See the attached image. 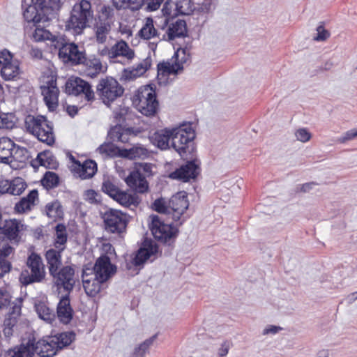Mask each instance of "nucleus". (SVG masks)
<instances>
[{"label": "nucleus", "mask_w": 357, "mask_h": 357, "mask_svg": "<svg viewBox=\"0 0 357 357\" xmlns=\"http://www.w3.org/2000/svg\"><path fill=\"white\" fill-rule=\"evenodd\" d=\"M10 294L6 289L0 288V310L10 304Z\"/></svg>", "instance_id": "864d4df0"}, {"label": "nucleus", "mask_w": 357, "mask_h": 357, "mask_svg": "<svg viewBox=\"0 0 357 357\" xmlns=\"http://www.w3.org/2000/svg\"><path fill=\"white\" fill-rule=\"evenodd\" d=\"M296 139L301 142H306L311 138V134L305 128H299L295 132Z\"/></svg>", "instance_id": "5fc2aeb1"}, {"label": "nucleus", "mask_w": 357, "mask_h": 357, "mask_svg": "<svg viewBox=\"0 0 357 357\" xmlns=\"http://www.w3.org/2000/svg\"><path fill=\"white\" fill-rule=\"evenodd\" d=\"M59 178L58 175L52 172H47L45 174L42 183L47 188H53L59 184Z\"/></svg>", "instance_id": "49530a36"}, {"label": "nucleus", "mask_w": 357, "mask_h": 357, "mask_svg": "<svg viewBox=\"0 0 357 357\" xmlns=\"http://www.w3.org/2000/svg\"><path fill=\"white\" fill-rule=\"evenodd\" d=\"M114 12L112 6L104 5L95 18L93 30L98 43L103 44L107 41L114 23Z\"/></svg>", "instance_id": "0eeeda50"}, {"label": "nucleus", "mask_w": 357, "mask_h": 357, "mask_svg": "<svg viewBox=\"0 0 357 357\" xmlns=\"http://www.w3.org/2000/svg\"><path fill=\"white\" fill-rule=\"evenodd\" d=\"M61 6V0H48V5L44 3V10L48 17L49 20L54 17V12L58 10Z\"/></svg>", "instance_id": "de8ad7c7"}, {"label": "nucleus", "mask_w": 357, "mask_h": 357, "mask_svg": "<svg viewBox=\"0 0 357 357\" xmlns=\"http://www.w3.org/2000/svg\"><path fill=\"white\" fill-rule=\"evenodd\" d=\"M45 2V0H22L23 15L27 22L36 25L50 21L44 10Z\"/></svg>", "instance_id": "9b49d317"}, {"label": "nucleus", "mask_w": 357, "mask_h": 357, "mask_svg": "<svg viewBox=\"0 0 357 357\" xmlns=\"http://www.w3.org/2000/svg\"><path fill=\"white\" fill-rule=\"evenodd\" d=\"M66 92L70 95H84L88 101L93 100L95 98L94 92L91 85L84 79L75 77L70 78L66 84Z\"/></svg>", "instance_id": "ddd939ff"}, {"label": "nucleus", "mask_w": 357, "mask_h": 357, "mask_svg": "<svg viewBox=\"0 0 357 357\" xmlns=\"http://www.w3.org/2000/svg\"><path fill=\"white\" fill-rule=\"evenodd\" d=\"M47 86H41L44 100L49 109L54 111L58 107L59 90L56 86V80L52 78Z\"/></svg>", "instance_id": "aec40b11"}, {"label": "nucleus", "mask_w": 357, "mask_h": 357, "mask_svg": "<svg viewBox=\"0 0 357 357\" xmlns=\"http://www.w3.org/2000/svg\"><path fill=\"white\" fill-rule=\"evenodd\" d=\"M158 252L156 244L149 242L145 243L142 248H140L133 258L132 263L135 266L142 265L151 255Z\"/></svg>", "instance_id": "cd10ccee"}, {"label": "nucleus", "mask_w": 357, "mask_h": 357, "mask_svg": "<svg viewBox=\"0 0 357 357\" xmlns=\"http://www.w3.org/2000/svg\"><path fill=\"white\" fill-rule=\"evenodd\" d=\"M317 34L314 37V40L317 41H324L330 36L329 32L326 30L322 25H320L317 28Z\"/></svg>", "instance_id": "4d7b16f0"}, {"label": "nucleus", "mask_w": 357, "mask_h": 357, "mask_svg": "<svg viewBox=\"0 0 357 357\" xmlns=\"http://www.w3.org/2000/svg\"><path fill=\"white\" fill-rule=\"evenodd\" d=\"M56 312L58 318L62 323L67 324L72 320L73 310L70 306L69 294H66L60 299Z\"/></svg>", "instance_id": "393cba45"}, {"label": "nucleus", "mask_w": 357, "mask_h": 357, "mask_svg": "<svg viewBox=\"0 0 357 357\" xmlns=\"http://www.w3.org/2000/svg\"><path fill=\"white\" fill-rule=\"evenodd\" d=\"M192 154V153H188L187 156L183 158L184 160L189 159L190 160L170 173L169 178L183 182H189L196 179L201 171L200 162L197 159H192V156H189Z\"/></svg>", "instance_id": "f8f14e48"}, {"label": "nucleus", "mask_w": 357, "mask_h": 357, "mask_svg": "<svg viewBox=\"0 0 357 357\" xmlns=\"http://www.w3.org/2000/svg\"><path fill=\"white\" fill-rule=\"evenodd\" d=\"M84 199L91 204L100 202V195L93 190H87L84 192Z\"/></svg>", "instance_id": "603ef678"}, {"label": "nucleus", "mask_w": 357, "mask_h": 357, "mask_svg": "<svg viewBox=\"0 0 357 357\" xmlns=\"http://www.w3.org/2000/svg\"><path fill=\"white\" fill-rule=\"evenodd\" d=\"M82 73L89 77L94 78L100 73H105L107 67L104 66L99 58L95 55L84 56L79 64Z\"/></svg>", "instance_id": "2eb2a0df"}, {"label": "nucleus", "mask_w": 357, "mask_h": 357, "mask_svg": "<svg viewBox=\"0 0 357 357\" xmlns=\"http://www.w3.org/2000/svg\"><path fill=\"white\" fill-rule=\"evenodd\" d=\"M14 252V248L8 244H3L0 247V259H6Z\"/></svg>", "instance_id": "bf43d9fd"}, {"label": "nucleus", "mask_w": 357, "mask_h": 357, "mask_svg": "<svg viewBox=\"0 0 357 357\" xmlns=\"http://www.w3.org/2000/svg\"><path fill=\"white\" fill-rule=\"evenodd\" d=\"M121 149H118L112 143H104L101 144L96 150L102 157H113L116 155H119V151Z\"/></svg>", "instance_id": "c03bdc74"}, {"label": "nucleus", "mask_w": 357, "mask_h": 357, "mask_svg": "<svg viewBox=\"0 0 357 357\" xmlns=\"http://www.w3.org/2000/svg\"><path fill=\"white\" fill-rule=\"evenodd\" d=\"M93 18V12L91 3L86 0H82L73 7L70 17L66 24V29L71 31L75 35L81 34Z\"/></svg>", "instance_id": "7ed1b4c3"}, {"label": "nucleus", "mask_w": 357, "mask_h": 357, "mask_svg": "<svg viewBox=\"0 0 357 357\" xmlns=\"http://www.w3.org/2000/svg\"><path fill=\"white\" fill-rule=\"evenodd\" d=\"M30 157L29 151L27 149L21 146H16L12 150V158L20 162H24Z\"/></svg>", "instance_id": "a18cd8bd"}, {"label": "nucleus", "mask_w": 357, "mask_h": 357, "mask_svg": "<svg viewBox=\"0 0 357 357\" xmlns=\"http://www.w3.org/2000/svg\"><path fill=\"white\" fill-rule=\"evenodd\" d=\"M126 184L138 193H144L148 190L149 185L144 176L139 171H133L126 178Z\"/></svg>", "instance_id": "5701e85b"}, {"label": "nucleus", "mask_w": 357, "mask_h": 357, "mask_svg": "<svg viewBox=\"0 0 357 357\" xmlns=\"http://www.w3.org/2000/svg\"><path fill=\"white\" fill-rule=\"evenodd\" d=\"M134 136L132 128H123L121 135H120V139L119 142L128 143L130 140V137Z\"/></svg>", "instance_id": "e2e57ef3"}, {"label": "nucleus", "mask_w": 357, "mask_h": 357, "mask_svg": "<svg viewBox=\"0 0 357 357\" xmlns=\"http://www.w3.org/2000/svg\"><path fill=\"white\" fill-rule=\"evenodd\" d=\"M158 334L153 335L152 337L146 339L142 344L139 345L140 348L142 349L143 351H145L146 353L149 351V347L153 344V342L156 340Z\"/></svg>", "instance_id": "774afa93"}, {"label": "nucleus", "mask_w": 357, "mask_h": 357, "mask_svg": "<svg viewBox=\"0 0 357 357\" xmlns=\"http://www.w3.org/2000/svg\"><path fill=\"white\" fill-rule=\"evenodd\" d=\"M181 70H183L182 63H180L179 62L176 61H175L174 63H170L165 75L177 74L178 72Z\"/></svg>", "instance_id": "680f3d73"}, {"label": "nucleus", "mask_w": 357, "mask_h": 357, "mask_svg": "<svg viewBox=\"0 0 357 357\" xmlns=\"http://www.w3.org/2000/svg\"><path fill=\"white\" fill-rule=\"evenodd\" d=\"M31 356L30 340L26 344H22L20 347L9 349L6 353V357H31Z\"/></svg>", "instance_id": "c9c22d12"}, {"label": "nucleus", "mask_w": 357, "mask_h": 357, "mask_svg": "<svg viewBox=\"0 0 357 357\" xmlns=\"http://www.w3.org/2000/svg\"><path fill=\"white\" fill-rule=\"evenodd\" d=\"M15 148L14 142L8 137L0 138V162L9 164L12 162V150Z\"/></svg>", "instance_id": "c85d7f7f"}, {"label": "nucleus", "mask_w": 357, "mask_h": 357, "mask_svg": "<svg viewBox=\"0 0 357 357\" xmlns=\"http://www.w3.org/2000/svg\"><path fill=\"white\" fill-rule=\"evenodd\" d=\"M123 128L121 126H115L108 132V138L112 142H119L120 135H121Z\"/></svg>", "instance_id": "3c124183"}, {"label": "nucleus", "mask_w": 357, "mask_h": 357, "mask_svg": "<svg viewBox=\"0 0 357 357\" xmlns=\"http://www.w3.org/2000/svg\"><path fill=\"white\" fill-rule=\"evenodd\" d=\"M11 263L6 259H0V278L10 271Z\"/></svg>", "instance_id": "052dcab7"}, {"label": "nucleus", "mask_w": 357, "mask_h": 357, "mask_svg": "<svg viewBox=\"0 0 357 357\" xmlns=\"http://www.w3.org/2000/svg\"><path fill=\"white\" fill-rule=\"evenodd\" d=\"M35 309L40 319L47 323H52L55 319L54 311L45 303L38 301L35 303Z\"/></svg>", "instance_id": "473e14b6"}, {"label": "nucleus", "mask_w": 357, "mask_h": 357, "mask_svg": "<svg viewBox=\"0 0 357 357\" xmlns=\"http://www.w3.org/2000/svg\"><path fill=\"white\" fill-rule=\"evenodd\" d=\"M188 29L186 22L182 20H177L169 26L167 34L168 40H172L176 38L184 37L187 35Z\"/></svg>", "instance_id": "c756f323"}, {"label": "nucleus", "mask_w": 357, "mask_h": 357, "mask_svg": "<svg viewBox=\"0 0 357 357\" xmlns=\"http://www.w3.org/2000/svg\"><path fill=\"white\" fill-rule=\"evenodd\" d=\"M13 126V122L12 121L8 120V114L1 113L0 112V128H12Z\"/></svg>", "instance_id": "0e129e2a"}, {"label": "nucleus", "mask_w": 357, "mask_h": 357, "mask_svg": "<svg viewBox=\"0 0 357 357\" xmlns=\"http://www.w3.org/2000/svg\"><path fill=\"white\" fill-rule=\"evenodd\" d=\"M12 58L13 56L8 50H4L0 52V66L2 67L10 63Z\"/></svg>", "instance_id": "13d9d810"}, {"label": "nucleus", "mask_w": 357, "mask_h": 357, "mask_svg": "<svg viewBox=\"0 0 357 357\" xmlns=\"http://www.w3.org/2000/svg\"><path fill=\"white\" fill-rule=\"evenodd\" d=\"M38 198V191L31 190L26 197H23L16 204L15 209L18 213H24L31 209V206L34 204L35 200Z\"/></svg>", "instance_id": "7c9ffc66"}, {"label": "nucleus", "mask_w": 357, "mask_h": 357, "mask_svg": "<svg viewBox=\"0 0 357 357\" xmlns=\"http://www.w3.org/2000/svg\"><path fill=\"white\" fill-rule=\"evenodd\" d=\"M164 0H146V9L149 11L158 10Z\"/></svg>", "instance_id": "338daca9"}, {"label": "nucleus", "mask_w": 357, "mask_h": 357, "mask_svg": "<svg viewBox=\"0 0 357 357\" xmlns=\"http://www.w3.org/2000/svg\"><path fill=\"white\" fill-rule=\"evenodd\" d=\"M20 314V307L15 306L12 312L8 314L3 323V333L6 338L12 337L17 331V324Z\"/></svg>", "instance_id": "b1692460"}, {"label": "nucleus", "mask_w": 357, "mask_h": 357, "mask_svg": "<svg viewBox=\"0 0 357 357\" xmlns=\"http://www.w3.org/2000/svg\"><path fill=\"white\" fill-rule=\"evenodd\" d=\"M111 51L114 63H122L121 60L118 59L119 57L126 59L128 61H131L135 57L134 50L123 40L116 42L112 46Z\"/></svg>", "instance_id": "412c9836"}, {"label": "nucleus", "mask_w": 357, "mask_h": 357, "mask_svg": "<svg viewBox=\"0 0 357 357\" xmlns=\"http://www.w3.org/2000/svg\"><path fill=\"white\" fill-rule=\"evenodd\" d=\"M63 248H50L46 251L45 258L49 271V274L59 268L63 266L62 264L61 252Z\"/></svg>", "instance_id": "bb28decb"}, {"label": "nucleus", "mask_w": 357, "mask_h": 357, "mask_svg": "<svg viewBox=\"0 0 357 357\" xmlns=\"http://www.w3.org/2000/svg\"><path fill=\"white\" fill-rule=\"evenodd\" d=\"M174 6L175 15H190L195 10L191 0H175Z\"/></svg>", "instance_id": "72a5a7b5"}, {"label": "nucleus", "mask_w": 357, "mask_h": 357, "mask_svg": "<svg viewBox=\"0 0 357 357\" xmlns=\"http://www.w3.org/2000/svg\"><path fill=\"white\" fill-rule=\"evenodd\" d=\"M151 66V56H147L145 59H144L142 62L138 63L136 68L134 69V73L137 75H142L144 73L146 72V70Z\"/></svg>", "instance_id": "8fccbe9b"}, {"label": "nucleus", "mask_w": 357, "mask_h": 357, "mask_svg": "<svg viewBox=\"0 0 357 357\" xmlns=\"http://www.w3.org/2000/svg\"><path fill=\"white\" fill-rule=\"evenodd\" d=\"M71 160L76 165L75 172L82 179L91 178L97 172V164L92 160H86L83 163L76 160L73 156Z\"/></svg>", "instance_id": "4be33fe9"}, {"label": "nucleus", "mask_w": 357, "mask_h": 357, "mask_svg": "<svg viewBox=\"0 0 357 357\" xmlns=\"http://www.w3.org/2000/svg\"><path fill=\"white\" fill-rule=\"evenodd\" d=\"M59 48V57L65 62H71L72 64H79L86 55L84 52L79 50L78 46L73 43H64L61 46L55 45Z\"/></svg>", "instance_id": "dca6fc26"}, {"label": "nucleus", "mask_w": 357, "mask_h": 357, "mask_svg": "<svg viewBox=\"0 0 357 357\" xmlns=\"http://www.w3.org/2000/svg\"><path fill=\"white\" fill-rule=\"evenodd\" d=\"M141 38L148 40L157 36V31L153 25V20L151 17H147L144 25L139 31Z\"/></svg>", "instance_id": "ea45409f"}, {"label": "nucleus", "mask_w": 357, "mask_h": 357, "mask_svg": "<svg viewBox=\"0 0 357 357\" xmlns=\"http://www.w3.org/2000/svg\"><path fill=\"white\" fill-rule=\"evenodd\" d=\"M30 347L31 355L36 353L40 357H52L59 350L52 337H50L48 340H40L36 344L30 340Z\"/></svg>", "instance_id": "6ab92c4d"}, {"label": "nucleus", "mask_w": 357, "mask_h": 357, "mask_svg": "<svg viewBox=\"0 0 357 357\" xmlns=\"http://www.w3.org/2000/svg\"><path fill=\"white\" fill-rule=\"evenodd\" d=\"M6 193L12 195H20L25 190L26 184L21 178H16L12 181H8Z\"/></svg>", "instance_id": "79ce46f5"}, {"label": "nucleus", "mask_w": 357, "mask_h": 357, "mask_svg": "<svg viewBox=\"0 0 357 357\" xmlns=\"http://www.w3.org/2000/svg\"><path fill=\"white\" fill-rule=\"evenodd\" d=\"M129 218L126 213L110 208L102 215L105 229L108 233L120 234L126 231Z\"/></svg>", "instance_id": "9d476101"}, {"label": "nucleus", "mask_w": 357, "mask_h": 357, "mask_svg": "<svg viewBox=\"0 0 357 357\" xmlns=\"http://www.w3.org/2000/svg\"><path fill=\"white\" fill-rule=\"evenodd\" d=\"M52 339L59 350L70 345L75 340V333L73 331L65 332L59 334V336L53 337Z\"/></svg>", "instance_id": "e433bc0d"}, {"label": "nucleus", "mask_w": 357, "mask_h": 357, "mask_svg": "<svg viewBox=\"0 0 357 357\" xmlns=\"http://www.w3.org/2000/svg\"><path fill=\"white\" fill-rule=\"evenodd\" d=\"M20 74V68L17 64L10 62L7 65L2 66L1 69V77L5 80H11L17 77Z\"/></svg>", "instance_id": "a19ab883"}, {"label": "nucleus", "mask_w": 357, "mask_h": 357, "mask_svg": "<svg viewBox=\"0 0 357 357\" xmlns=\"http://www.w3.org/2000/svg\"><path fill=\"white\" fill-rule=\"evenodd\" d=\"M119 156L129 160H144L150 156V152L144 146L136 144L130 149H121Z\"/></svg>", "instance_id": "a878e982"}, {"label": "nucleus", "mask_w": 357, "mask_h": 357, "mask_svg": "<svg viewBox=\"0 0 357 357\" xmlns=\"http://www.w3.org/2000/svg\"><path fill=\"white\" fill-rule=\"evenodd\" d=\"M121 205L126 207H136L140 202V199L135 194H128L125 191L120 190L114 199Z\"/></svg>", "instance_id": "2f4dec72"}, {"label": "nucleus", "mask_w": 357, "mask_h": 357, "mask_svg": "<svg viewBox=\"0 0 357 357\" xmlns=\"http://www.w3.org/2000/svg\"><path fill=\"white\" fill-rule=\"evenodd\" d=\"M134 103L137 109L145 116H153L156 113L158 102L155 90L149 85L140 87L135 96Z\"/></svg>", "instance_id": "6e6552de"}, {"label": "nucleus", "mask_w": 357, "mask_h": 357, "mask_svg": "<svg viewBox=\"0 0 357 357\" xmlns=\"http://www.w3.org/2000/svg\"><path fill=\"white\" fill-rule=\"evenodd\" d=\"M356 137L357 132L356 131V129H352L345 132L344 135L338 139V141L340 143H344L347 141L351 140Z\"/></svg>", "instance_id": "69168bd1"}, {"label": "nucleus", "mask_w": 357, "mask_h": 357, "mask_svg": "<svg viewBox=\"0 0 357 357\" xmlns=\"http://www.w3.org/2000/svg\"><path fill=\"white\" fill-rule=\"evenodd\" d=\"M36 26L34 32L33 33V39L36 42H42L45 40L55 41L56 36L52 35L48 30L40 27L38 24L34 25Z\"/></svg>", "instance_id": "4c0bfd02"}, {"label": "nucleus", "mask_w": 357, "mask_h": 357, "mask_svg": "<svg viewBox=\"0 0 357 357\" xmlns=\"http://www.w3.org/2000/svg\"><path fill=\"white\" fill-rule=\"evenodd\" d=\"M122 2L125 3L126 8L137 10L142 7L144 0H122Z\"/></svg>", "instance_id": "6e6d98bb"}, {"label": "nucleus", "mask_w": 357, "mask_h": 357, "mask_svg": "<svg viewBox=\"0 0 357 357\" xmlns=\"http://www.w3.org/2000/svg\"><path fill=\"white\" fill-rule=\"evenodd\" d=\"M37 160L40 166H44L47 168H54L56 163L52 153L50 151L39 153L37 156Z\"/></svg>", "instance_id": "37998d69"}, {"label": "nucleus", "mask_w": 357, "mask_h": 357, "mask_svg": "<svg viewBox=\"0 0 357 357\" xmlns=\"http://www.w3.org/2000/svg\"><path fill=\"white\" fill-rule=\"evenodd\" d=\"M52 282L57 290L63 289L68 294L73 290L76 284L75 268L70 265L63 266L51 272Z\"/></svg>", "instance_id": "1a4fd4ad"}, {"label": "nucleus", "mask_w": 357, "mask_h": 357, "mask_svg": "<svg viewBox=\"0 0 357 357\" xmlns=\"http://www.w3.org/2000/svg\"><path fill=\"white\" fill-rule=\"evenodd\" d=\"M82 278L84 291L91 297L96 296L100 291L101 284L105 282L93 276V270L87 267L83 269Z\"/></svg>", "instance_id": "a211bd4d"}, {"label": "nucleus", "mask_w": 357, "mask_h": 357, "mask_svg": "<svg viewBox=\"0 0 357 357\" xmlns=\"http://www.w3.org/2000/svg\"><path fill=\"white\" fill-rule=\"evenodd\" d=\"M169 202L172 220H165L157 215H152L150 218L151 230L154 238L161 243L171 245L178 235L177 227L182 224V222H177L189 207L188 194L185 191L178 192Z\"/></svg>", "instance_id": "f257e3e1"}, {"label": "nucleus", "mask_w": 357, "mask_h": 357, "mask_svg": "<svg viewBox=\"0 0 357 357\" xmlns=\"http://www.w3.org/2000/svg\"><path fill=\"white\" fill-rule=\"evenodd\" d=\"M26 130L35 136L39 141L47 145L54 143L55 137L53 132L52 123L44 116H37L29 115L24 121Z\"/></svg>", "instance_id": "20e7f679"}, {"label": "nucleus", "mask_w": 357, "mask_h": 357, "mask_svg": "<svg viewBox=\"0 0 357 357\" xmlns=\"http://www.w3.org/2000/svg\"><path fill=\"white\" fill-rule=\"evenodd\" d=\"M195 133L191 123H183L175 128H166L155 131L150 136L151 142L161 150H167L172 146L181 158L193 153V139Z\"/></svg>", "instance_id": "f03ea898"}, {"label": "nucleus", "mask_w": 357, "mask_h": 357, "mask_svg": "<svg viewBox=\"0 0 357 357\" xmlns=\"http://www.w3.org/2000/svg\"><path fill=\"white\" fill-rule=\"evenodd\" d=\"M26 264L29 270H23L20 275V281L23 285L42 282L45 280V265L38 254L31 252L27 257Z\"/></svg>", "instance_id": "39448f33"}, {"label": "nucleus", "mask_w": 357, "mask_h": 357, "mask_svg": "<svg viewBox=\"0 0 357 357\" xmlns=\"http://www.w3.org/2000/svg\"><path fill=\"white\" fill-rule=\"evenodd\" d=\"M102 190L105 193L107 194L113 199H115V197L121 190L116 185H114L109 180L105 181L102 183Z\"/></svg>", "instance_id": "09e8293b"}, {"label": "nucleus", "mask_w": 357, "mask_h": 357, "mask_svg": "<svg viewBox=\"0 0 357 357\" xmlns=\"http://www.w3.org/2000/svg\"><path fill=\"white\" fill-rule=\"evenodd\" d=\"M24 225L21 221L13 219L6 220L2 227H0V233L11 243L18 244L20 241V233L24 230Z\"/></svg>", "instance_id": "f3484780"}, {"label": "nucleus", "mask_w": 357, "mask_h": 357, "mask_svg": "<svg viewBox=\"0 0 357 357\" xmlns=\"http://www.w3.org/2000/svg\"><path fill=\"white\" fill-rule=\"evenodd\" d=\"M153 210L161 214V217L165 220L171 218V211L169 207V202L165 198H159L154 201L152 204Z\"/></svg>", "instance_id": "f704fd0d"}, {"label": "nucleus", "mask_w": 357, "mask_h": 357, "mask_svg": "<svg viewBox=\"0 0 357 357\" xmlns=\"http://www.w3.org/2000/svg\"><path fill=\"white\" fill-rule=\"evenodd\" d=\"M123 87L112 77L101 79L96 86V93L100 100L108 107L123 96Z\"/></svg>", "instance_id": "423d86ee"}, {"label": "nucleus", "mask_w": 357, "mask_h": 357, "mask_svg": "<svg viewBox=\"0 0 357 357\" xmlns=\"http://www.w3.org/2000/svg\"><path fill=\"white\" fill-rule=\"evenodd\" d=\"M93 275L97 277L100 282H106L116 273V268L111 263L107 255L98 257L93 268Z\"/></svg>", "instance_id": "4468645a"}, {"label": "nucleus", "mask_w": 357, "mask_h": 357, "mask_svg": "<svg viewBox=\"0 0 357 357\" xmlns=\"http://www.w3.org/2000/svg\"><path fill=\"white\" fill-rule=\"evenodd\" d=\"M56 239L54 243L55 248L65 249V244L67 242L66 227L63 224H58L56 227Z\"/></svg>", "instance_id": "58836bf2"}]
</instances>
